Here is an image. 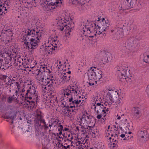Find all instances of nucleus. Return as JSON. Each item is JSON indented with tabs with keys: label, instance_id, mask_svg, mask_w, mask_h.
Masks as SVG:
<instances>
[{
	"label": "nucleus",
	"instance_id": "50",
	"mask_svg": "<svg viewBox=\"0 0 149 149\" xmlns=\"http://www.w3.org/2000/svg\"><path fill=\"white\" fill-rule=\"evenodd\" d=\"M10 86H11V83H10L5 84L4 86V88H5L8 89V87L9 88Z\"/></svg>",
	"mask_w": 149,
	"mask_h": 149
},
{
	"label": "nucleus",
	"instance_id": "15",
	"mask_svg": "<svg viewBox=\"0 0 149 149\" xmlns=\"http://www.w3.org/2000/svg\"><path fill=\"white\" fill-rule=\"evenodd\" d=\"M4 58H0V68L4 64H8L12 61V53L11 52H7L4 54Z\"/></svg>",
	"mask_w": 149,
	"mask_h": 149
},
{
	"label": "nucleus",
	"instance_id": "63",
	"mask_svg": "<svg viewBox=\"0 0 149 149\" xmlns=\"http://www.w3.org/2000/svg\"><path fill=\"white\" fill-rule=\"evenodd\" d=\"M131 133H132V132H129V134H131Z\"/></svg>",
	"mask_w": 149,
	"mask_h": 149
},
{
	"label": "nucleus",
	"instance_id": "24",
	"mask_svg": "<svg viewBox=\"0 0 149 149\" xmlns=\"http://www.w3.org/2000/svg\"><path fill=\"white\" fill-rule=\"evenodd\" d=\"M71 73V72L70 71H68L66 73L65 72H62L60 76V78L62 79V81H65L66 82H68L70 79L71 76L70 74Z\"/></svg>",
	"mask_w": 149,
	"mask_h": 149
},
{
	"label": "nucleus",
	"instance_id": "48",
	"mask_svg": "<svg viewBox=\"0 0 149 149\" xmlns=\"http://www.w3.org/2000/svg\"><path fill=\"white\" fill-rule=\"evenodd\" d=\"M127 120L126 119L125 120V127H127L128 129L129 130V127H130V124L129 123H127Z\"/></svg>",
	"mask_w": 149,
	"mask_h": 149
},
{
	"label": "nucleus",
	"instance_id": "61",
	"mask_svg": "<svg viewBox=\"0 0 149 149\" xmlns=\"http://www.w3.org/2000/svg\"><path fill=\"white\" fill-rule=\"evenodd\" d=\"M106 35V34L105 33H103V36H105Z\"/></svg>",
	"mask_w": 149,
	"mask_h": 149
},
{
	"label": "nucleus",
	"instance_id": "34",
	"mask_svg": "<svg viewBox=\"0 0 149 149\" xmlns=\"http://www.w3.org/2000/svg\"><path fill=\"white\" fill-rule=\"evenodd\" d=\"M111 33H114L117 34H122L123 33V29L122 28L117 27L114 29H112L111 31Z\"/></svg>",
	"mask_w": 149,
	"mask_h": 149
},
{
	"label": "nucleus",
	"instance_id": "40",
	"mask_svg": "<svg viewBox=\"0 0 149 149\" xmlns=\"http://www.w3.org/2000/svg\"><path fill=\"white\" fill-rule=\"evenodd\" d=\"M67 137V141H69L70 143L72 144V141H71L73 139V137L72 134H70V132L69 134H67L66 136Z\"/></svg>",
	"mask_w": 149,
	"mask_h": 149
},
{
	"label": "nucleus",
	"instance_id": "43",
	"mask_svg": "<svg viewBox=\"0 0 149 149\" xmlns=\"http://www.w3.org/2000/svg\"><path fill=\"white\" fill-rule=\"evenodd\" d=\"M72 1L74 3L76 4L79 2L80 3L83 5L86 1H88V0H72Z\"/></svg>",
	"mask_w": 149,
	"mask_h": 149
},
{
	"label": "nucleus",
	"instance_id": "17",
	"mask_svg": "<svg viewBox=\"0 0 149 149\" xmlns=\"http://www.w3.org/2000/svg\"><path fill=\"white\" fill-rule=\"evenodd\" d=\"M35 115L34 122L35 127L40 126L41 125V123L42 122H44V119H43L42 116L41 112L39 110H37L36 111Z\"/></svg>",
	"mask_w": 149,
	"mask_h": 149
},
{
	"label": "nucleus",
	"instance_id": "47",
	"mask_svg": "<svg viewBox=\"0 0 149 149\" xmlns=\"http://www.w3.org/2000/svg\"><path fill=\"white\" fill-rule=\"evenodd\" d=\"M71 2H72V3L73 4H76V5H79V6L80 5L82 7V8H83V9H84V8H83V6H84V5H85V3H86L87 2H88L89 1V0H88V1H86V2H85L84 4H81L80 3H77L76 4H75V3H73V1H72V0H71Z\"/></svg>",
	"mask_w": 149,
	"mask_h": 149
},
{
	"label": "nucleus",
	"instance_id": "30",
	"mask_svg": "<svg viewBox=\"0 0 149 149\" xmlns=\"http://www.w3.org/2000/svg\"><path fill=\"white\" fill-rule=\"evenodd\" d=\"M51 124H49V126L51 127L52 126L55 127H56L58 124V123L59 122V120L57 118L54 116L52 117V118L50 120Z\"/></svg>",
	"mask_w": 149,
	"mask_h": 149
},
{
	"label": "nucleus",
	"instance_id": "22",
	"mask_svg": "<svg viewBox=\"0 0 149 149\" xmlns=\"http://www.w3.org/2000/svg\"><path fill=\"white\" fill-rule=\"evenodd\" d=\"M55 144L56 147H57L58 149H71L70 145H71V146H72V144L70 143L69 141H67V140L63 145L61 144L59 141L58 140Z\"/></svg>",
	"mask_w": 149,
	"mask_h": 149
},
{
	"label": "nucleus",
	"instance_id": "9",
	"mask_svg": "<svg viewBox=\"0 0 149 149\" xmlns=\"http://www.w3.org/2000/svg\"><path fill=\"white\" fill-rule=\"evenodd\" d=\"M79 122L81 124H83L85 126L88 127L87 128H89V129L92 130L93 127V126H89V124L92 122V116L90 115L87 112L84 113L81 116H80Z\"/></svg>",
	"mask_w": 149,
	"mask_h": 149
},
{
	"label": "nucleus",
	"instance_id": "44",
	"mask_svg": "<svg viewBox=\"0 0 149 149\" xmlns=\"http://www.w3.org/2000/svg\"><path fill=\"white\" fill-rule=\"evenodd\" d=\"M7 76L6 75H1L0 76V79L1 80L5 81L7 78Z\"/></svg>",
	"mask_w": 149,
	"mask_h": 149
},
{
	"label": "nucleus",
	"instance_id": "35",
	"mask_svg": "<svg viewBox=\"0 0 149 149\" xmlns=\"http://www.w3.org/2000/svg\"><path fill=\"white\" fill-rule=\"evenodd\" d=\"M111 54H108L107 56L102 59V63L104 64H106V63H108L109 62V60L111 59Z\"/></svg>",
	"mask_w": 149,
	"mask_h": 149
},
{
	"label": "nucleus",
	"instance_id": "13",
	"mask_svg": "<svg viewBox=\"0 0 149 149\" xmlns=\"http://www.w3.org/2000/svg\"><path fill=\"white\" fill-rule=\"evenodd\" d=\"M74 144L79 149H87L89 146L86 140L82 138H79L77 137L74 140Z\"/></svg>",
	"mask_w": 149,
	"mask_h": 149
},
{
	"label": "nucleus",
	"instance_id": "31",
	"mask_svg": "<svg viewBox=\"0 0 149 149\" xmlns=\"http://www.w3.org/2000/svg\"><path fill=\"white\" fill-rule=\"evenodd\" d=\"M108 111H109L106 112V111L105 113H104L102 111L101 113H99L97 114V115L96 116L97 118V119H101V120L102 121V122H104L105 120V119L104 118H102V116H103L104 117H105L106 116V114H107L108 113Z\"/></svg>",
	"mask_w": 149,
	"mask_h": 149
},
{
	"label": "nucleus",
	"instance_id": "19",
	"mask_svg": "<svg viewBox=\"0 0 149 149\" xmlns=\"http://www.w3.org/2000/svg\"><path fill=\"white\" fill-rule=\"evenodd\" d=\"M134 43L128 41L126 42L125 45L123 47L121 51L125 54H129L133 49Z\"/></svg>",
	"mask_w": 149,
	"mask_h": 149
},
{
	"label": "nucleus",
	"instance_id": "32",
	"mask_svg": "<svg viewBox=\"0 0 149 149\" xmlns=\"http://www.w3.org/2000/svg\"><path fill=\"white\" fill-rule=\"evenodd\" d=\"M7 9L4 7V4L0 0V16L1 15L4 13V14L7 13L5 12L4 11H6Z\"/></svg>",
	"mask_w": 149,
	"mask_h": 149
},
{
	"label": "nucleus",
	"instance_id": "49",
	"mask_svg": "<svg viewBox=\"0 0 149 149\" xmlns=\"http://www.w3.org/2000/svg\"><path fill=\"white\" fill-rule=\"evenodd\" d=\"M63 65V63H61V61L59 60L58 61V63L57 64V66H58V69H59L60 68V67H61Z\"/></svg>",
	"mask_w": 149,
	"mask_h": 149
},
{
	"label": "nucleus",
	"instance_id": "42",
	"mask_svg": "<svg viewBox=\"0 0 149 149\" xmlns=\"http://www.w3.org/2000/svg\"><path fill=\"white\" fill-rule=\"evenodd\" d=\"M58 131L59 132L58 134L59 135H61L62 134V131H63V127L62 125L60 124H58L57 125Z\"/></svg>",
	"mask_w": 149,
	"mask_h": 149
},
{
	"label": "nucleus",
	"instance_id": "53",
	"mask_svg": "<svg viewBox=\"0 0 149 149\" xmlns=\"http://www.w3.org/2000/svg\"><path fill=\"white\" fill-rule=\"evenodd\" d=\"M103 148H100V149H98V148L97 147H91L90 148V149H105L104 147V146H103Z\"/></svg>",
	"mask_w": 149,
	"mask_h": 149
},
{
	"label": "nucleus",
	"instance_id": "55",
	"mask_svg": "<svg viewBox=\"0 0 149 149\" xmlns=\"http://www.w3.org/2000/svg\"><path fill=\"white\" fill-rule=\"evenodd\" d=\"M120 136L122 138H124L125 137V135L124 134H122L120 135Z\"/></svg>",
	"mask_w": 149,
	"mask_h": 149
},
{
	"label": "nucleus",
	"instance_id": "8",
	"mask_svg": "<svg viewBox=\"0 0 149 149\" xmlns=\"http://www.w3.org/2000/svg\"><path fill=\"white\" fill-rule=\"evenodd\" d=\"M37 36L33 38V39H30L29 41L23 43V45L24 48L28 49L33 48V47H35L38 45L42 38V34L38 33L37 35Z\"/></svg>",
	"mask_w": 149,
	"mask_h": 149
},
{
	"label": "nucleus",
	"instance_id": "39",
	"mask_svg": "<svg viewBox=\"0 0 149 149\" xmlns=\"http://www.w3.org/2000/svg\"><path fill=\"white\" fill-rule=\"evenodd\" d=\"M137 8L136 9V11H139L143 6V3L141 1H139L136 4Z\"/></svg>",
	"mask_w": 149,
	"mask_h": 149
},
{
	"label": "nucleus",
	"instance_id": "18",
	"mask_svg": "<svg viewBox=\"0 0 149 149\" xmlns=\"http://www.w3.org/2000/svg\"><path fill=\"white\" fill-rule=\"evenodd\" d=\"M138 136L140 141L142 143H145L149 139V135L146 130L140 131L138 133Z\"/></svg>",
	"mask_w": 149,
	"mask_h": 149
},
{
	"label": "nucleus",
	"instance_id": "26",
	"mask_svg": "<svg viewBox=\"0 0 149 149\" xmlns=\"http://www.w3.org/2000/svg\"><path fill=\"white\" fill-rule=\"evenodd\" d=\"M17 113H7L5 114V117L6 118L10 119L11 124H13L16 118V114Z\"/></svg>",
	"mask_w": 149,
	"mask_h": 149
},
{
	"label": "nucleus",
	"instance_id": "58",
	"mask_svg": "<svg viewBox=\"0 0 149 149\" xmlns=\"http://www.w3.org/2000/svg\"><path fill=\"white\" fill-rule=\"evenodd\" d=\"M2 44V42L0 41V47L1 46Z\"/></svg>",
	"mask_w": 149,
	"mask_h": 149
},
{
	"label": "nucleus",
	"instance_id": "7",
	"mask_svg": "<svg viewBox=\"0 0 149 149\" xmlns=\"http://www.w3.org/2000/svg\"><path fill=\"white\" fill-rule=\"evenodd\" d=\"M29 99L24 98L22 96L21 97V100L20 101L22 105L24 108L27 109L28 110H31L33 109H35L37 106V102L38 101V99H32L30 101L28 100Z\"/></svg>",
	"mask_w": 149,
	"mask_h": 149
},
{
	"label": "nucleus",
	"instance_id": "51",
	"mask_svg": "<svg viewBox=\"0 0 149 149\" xmlns=\"http://www.w3.org/2000/svg\"><path fill=\"white\" fill-rule=\"evenodd\" d=\"M64 131H67L69 132H70L71 130L69 127H64L63 128Z\"/></svg>",
	"mask_w": 149,
	"mask_h": 149
},
{
	"label": "nucleus",
	"instance_id": "21",
	"mask_svg": "<svg viewBox=\"0 0 149 149\" xmlns=\"http://www.w3.org/2000/svg\"><path fill=\"white\" fill-rule=\"evenodd\" d=\"M13 33L9 29H3L2 31L1 36L2 37L3 40L9 41L10 38L13 35Z\"/></svg>",
	"mask_w": 149,
	"mask_h": 149
},
{
	"label": "nucleus",
	"instance_id": "45",
	"mask_svg": "<svg viewBox=\"0 0 149 149\" xmlns=\"http://www.w3.org/2000/svg\"><path fill=\"white\" fill-rule=\"evenodd\" d=\"M145 92L148 97H149V84L147 86L146 88Z\"/></svg>",
	"mask_w": 149,
	"mask_h": 149
},
{
	"label": "nucleus",
	"instance_id": "56",
	"mask_svg": "<svg viewBox=\"0 0 149 149\" xmlns=\"http://www.w3.org/2000/svg\"><path fill=\"white\" fill-rule=\"evenodd\" d=\"M115 128H116L115 130H118V129H119V128H118V126H117V127L116 128V125H115Z\"/></svg>",
	"mask_w": 149,
	"mask_h": 149
},
{
	"label": "nucleus",
	"instance_id": "6",
	"mask_svg": "<svg viewBox=\"0 0 149 149\" xmlns=\"http://www.w3.org/2000/svg\"><path fill=\"white\" fill-rule=\"evenodd\" d=\"M111 131L107 130L106 132L105 136L108 138L107 139L109 140V145L110 149H116L117 146V136L115 133L113 134Z\"/></svg>",
	"mask_w": 149,
	"mask_h": 149
},
{
	"label": "nucleus",
	"instance_id": "25",
	"mask_svg": "<svg viewBox=\"0 0 149 149\" xmlns=\"http://www.w3.org/2000/svg\"><path fill=\"white\" fill-rule=\"evenodd\" d=\"M56 49L51 44L50 45H45V48L43 50V52L46 54H52L54 52Z\"/></svg>",
	"mask_w": 149,
	"mask_h": 149
},
{
	"label": "nucleus",
	"instance_id": "57",
	"mask_svg": "<svg viewBox=\"0 0 149 149\" xmlns=\"http://www.w3.org/2000/svg\"><path fill=\"white\" fill-rule=\"evenodd\" d=\"M120 118H121V117L120 116H118L117 118V119L118 120H120Z\"/></svg>",
	"mask_w": 149,
	"mask_h": 149
},
{
	"label": "nucleus",
	"instance_id": "3",
	"mask_svg": "<svg viewBox=\"0 0 149 149\" xmlns=\"http://www.w3.org/2000/svg\"><path fill=\"white\" fill-rule=\"evenodd\" d=\"M115 88L111 87H107L104 92H107L105 102L103 103L102 100L100 96H97L94 98V102L95 104L92 106V108L94 110L95 113L98 114L101 111L105 113L109 111L107 106L110 107L112 104L115 101V98L117 95V91L115 90Z\"/></svg>",
	"mask_w": 149,
	"mask_h": 149
},
{
	"label": "nucleus",
	"instance_id": "29",
	"mask_svg": "<svg viewBox=\"0 0 149 149\" xmlns=\"http://www.w3.org/2000/svg\"><path fill=\"white\" fill-rule=\"evenodd\" d=\"M136 0H125V2L129 8L135 7L136 3Z\"/></svg>",
	"mask_w": 149,
	"mask_h": 149
},
{
	"label": "nucleus",
	"instance_id": "28",
	"mask_svg": "<svg viewBox=\"0 0 149 149\" xmlns=\"http://www.w3.org/2000/svg\"><path fill=\"white\" fill-rule=\"evenodd\" d=\"M12 60L15 62H17L18 64V62L19 63H22V62H23L24 60L21 58L19 55H17L16 53L14 54H12Z\"/></svg>",
	"mask_w": 149,
	"mask_h": 149
},
{
	"label": "nucleus",
	"instance_id": "62",
	"mask_svg": "<svg viewBox=\"0 0 149 149\" xmlns=\"http://www.w3.org/2000/svg\"><path fill=\"white\" fill-rule=\"evenodd\" d=\"M29 131V130H25V132H28Z\"/></svg>",
	"mask_w": 149,
	"mask_h": 149
},
{
	"label": "nucleus",
	"instance_id": "12",
	"mask_svg": "<svg viewBox=\"0 0 149 149\" xmlns=\"http://www.w3.org/2000/svg\"><path fill=\"white\" fill-rule=\"evenodd\" d=\"M96 68L95 67H91L89 71L88 75V79L90 80L89 82L88 83L89 86H93L95 84L98 85L97 84H99L97 82L99 81L97 80H96V70L93 69V68L95 69Z\"/></svg>",
	"mask_w": 149,
	"mask_h": 149
},
{
	"label": "nucleus",
	"instance_id": "10",
	"mask_svg": "<svg viewBox=\"0 0 149 149\" xmlns=\"http://www.w3.org/2000/svg\"><path fill=\"white\" fill-rule=\"evenodd\" d=\"M38 92L36 91V88L35 86L31 85L27 90L24 98L32 100V99H39Z\"/></svg>",
	"mask_w": 149,
	"mask_h": 149
},
{
	"label": "nucleus",
	"instance_id": "1",
	"mask_svg": "<svg viewBox=\"0 0 149 149\" xmlns=\"http://www.w3.org/2000/svg\"><path fill=\"white\" fill-rule=\"evenodd\" d=\"M109 25V22L101 17L95 16L92 22L85 20L80 26L81 32L80 40L84 43L88 37L92 38L98 37L103 32L108 29Z\"/></svg>",
	"mask_w": 149,
	"mask_h": 149
},
{
	"label": "nucleus",
	"instance_id": "64",
	"mask_svg": "<svg viewBox=\"0 0 149 149\" xmlns=\"http://www.w3.org/2000/svg\"><path fill=\"white\" fill-rule=\"evenodd\" d=\"M30 127H28V128L29 129L30 128Z\"/></svg>",
	"mask_w": 149,
	"mask_h": 149
},
{
	"label": "nucleus",
	"instance_id": "5",
	"mask_svg": "<svg viewBox=\"0 0 149 149\" xmlns=\"http://www.w3.org/2000/svg\"><path fill=\"white\" fill-rule=\"evenodd\" d=\"M39 69H38V73L36 76V79L37 82L41 84H44L45 79H44V76L46 74L49 75L50 77L51 72L50 70L47 69V67L45 65H40L38 67Z\"/></svg>",
	"mask_w": 149,
	"mask_h": 149
},
{
	"label": "nucleus",
	"instance_id": "16",
	"mask_svg": "<svg viewBox=\"0 0 149 149\" xmlns=\"http://www.w3.org/2000/svg\"><path fill=\"white\" fill-rule=\"evenodd\" d=\"M128 70L127 67H123L120 68L118 76V79L120 81H124L127 78L129 70L128 71L127 73V71Z\"/></svg>",
	"mask_w": 149,
	"mask_h": 149
},
{
	"label": "nucleus",
	"instance_id": "59",
	"mask_svg": "<svg viewBox=\"0 0 149 149\" xmlns=\"http://www.w3.org/2000/svg\"><path fill=\"white\" fill-rule=\"evenodd\" d=\"M24 91H25V90H24V89H22V92H24Z\"/></svg>",
	"mask_w": 149,
	"mask_h": 149
},
{
	"label": "nucleus",
	"instance_id": "4",
	"mask_svg": "<svg viewBox=\"0 0 149 149\" xmlns=\"http://www.w3.org/2000/svg\"><path fill=\"white\" fill-rule=\"evenodd\" d=\"M54 22L59 30L63 31L64 28L66 27L65 34L66 36L70 35L71 30L74 26L70 13L66 11L64 12L61 17H57L55 20Z\"/></svg>",
	"mask_w": 149,
	"mask_h": 149
},
{
	"label": "nucleus",
	"instance_id": "11",
	"mask_svg": "<svg viewBox=\"0 0 149 149\" xmlns=\"http://www.w3.org/2000/svg\"><path fill=\"white\" fill-rule=\"evenodd\" d=\"M45 85H47V92H51L52 93V92H55V85L56 84L55 80L53 79L52 76L51 77H48L46 79H45L44 81Z\"/></svg>",
	"mask_w": 149,
	"mask_h": 149
},
{
	"label": "nucleus",
	"instance_id": "46",
	"mask_svg": "<svg viewBox=\"0 0 149 149\" xmlns=\"http://www.w3.org/2000/svg\"><path fill=\"white\" fill-rule=\"evenodd\" d=\"M149 59V55H146L144 56V61L146 63H148V60Z\"/></svg>",
	"mask_w": 149,
	"mask_h": 149
},
{
	"label": "nucleus",
	"instance_id": "41",
	"mask_svg": "<svg viewBox=\"0 0 149 149\" xmlns=\"http://www.w3.org/2000/svg\"><path fill=\"white\" fill-rule=\"evenodd\" d=\"M40 84V88L42 90V92L44 93H45L47 91V86H47V85H45L43 83L41 84Z\"/></svg>",
	"mask_w": 149,
	"mask_h": 149
},
{
	"label": "nucleus",
	"instance_id": "60",
	"mask_svg": "<svg viewBox=\"0 0 149 149\" xmlns=\"http://www.w3.org/2000/svg\"><path fill=\"white\" fill-rule=\"evenodd\" d=\"M19 119L20 120H22V118L21 117H19Z\"/></svg>",
	"mask_w": 149,
	"mask_h": 149
},
{
	"label": "nucleus",
	"instance_id": "33",
	"mask_svg": "<svg viewBox=\"0 0 149 149\" xmlns=\"http://www.w3.org/2000/svg\"><path fill=\"white\" fill-rule=\"evenodd\" d=\"M11 85L12 87H14V88L17 89L16 91H19V84L18 82H16L15 80L14 79H13L11 81Z\"/></svg>",
	"mask_w": 149,
	"mask_h": 149
},
{
	"label": "nucleus",
	"instance_id": "23",
	"mask_svg": "<svg viewBox=\"0 0 149 149\" xmlns=\"http://www.w3.org/2000/svg\"><path fill=\"white\" fill-rule=\"evenodd\" d=\"M132 113L134 119H138L142 115L141 109L139 107H134L132 109Z\"/></svg>",
	"mask_w": 149,
	"mask_h": 149
},
{
	"label": "nucleus",
	"instance_id": "27",
	"mask_svg": "<svg viewBox=\"0 0 149 149\" xmlns=\"http://www.w3.org/2000/svg\"><path fill=\"white\" fill-rule=\"evenodd\" d=\"M15 95H13L12 96H10L8 97L7 101L8 103H11L13 102H18L17 91H15Z\"/></svg>",
	"mask_w": 149,
	"mask_h": 149
},
{
	"label": "nucleus",
	"instance_id": "37",
	"mask_svg": "<svg viewBox=\"0 0 149 149\" xmlns=\"http://www.w3.org/2000/svg\"><path fill=\"white\" fill-rule=\"evenodd\" d=\"M95 73L96 80L98 79L99 80L102 77V75H103L102 71L99 69H97V70H96Z\"/></svg>",
	"mask_w": 149,
	"mask_h": 149
},
{
	"label": "nucleus",
	"instance_id": "36",
	"mask_svg": "<svg viewBox=\"0 0 149 149\" xmlns=\"http://www.w3.org/2000/svg\"><path fill=\"white\" fill-rule=\"evenodd\" d=\"M52 42L51 44L56 49H57L58 47H59L60 43L58 40H55V38H53L52 40Z\"/></svg>",
	"mask_w": 149,
	"mask_h": 149
},
{
	"label": "nucleus",
	"instance_id": "14",
	"mask_svg": "<svg viewBox=\"0 0 149 149\" xmlns=\"http://www.w3.org/2000/svg\"><path fill=\"white\" fill-rule=\"evenodd\" d=\"M43 30L41 29V31L39 30V31L33 29H29L26 34L25 39L24 41L23 42V43L29 41L30 39H33V38H34V37L37 36V35L38 33L42 34L43 32L42 31Z\"/></svg>",
	"mask_w": 149,
	"mask_h": 149
},
{
	"label": "nucleus",
	"instance_id": "54",
	"mask_svg": "<svg viewBox=\"0 0 149 149\" xmlns=\"http://www.w3.org/2000/svg\"><path fill=\"white\" fill-rule=\"evenodd\" d=\"M59 60H57L55 62V64L56 65H57V64H58V61H59Z\"/></svg>",
	"mask_w": 149,
	"mask_h": 149
},
{
	"label": "nucleus",
	"instance_id": "20",
	"mask_svg": "<svg viewBox=\"0 0 149 149\" xmlns=\"http://www.w3.org/2000/svg\"><path fill=\"white\" fill-rule=\"evenodd\" d=\"M22 64L24 68H33L36 65V63L34 61L31 59H24L23 62H22Z\"/></svg>",
	"mask_w": 149,
	"mask_h": 149
},
{
	"label": "nucleus",
	"instance_id": "2",
	"mask_svg": "<svg viewBox=\"0 0 149 149\" xmlns=\"http://www.w3.org/2000/svg\"><path fill=\"white\" fill-rule=\"evenodd\" d=\"M81 89L76 85L68 86L64 89V100L65 99L69 103L68 105L64 106L62 110L65 116L70 118L74 117L78 106L85 103V97L81 95Z\"/></svg>",
	"mask_w": 149,
	"mask_h": 149
},
{
	"label": "nucleus",
	"instance_id": "38",
	"mask_svg": "<svg viewBox=\"0 0 149 149\" xmlns=\"http://www.w3.org/2000/svg\"><path fill=\"white\" fill-rule=\"evenodd\" d=\"M118 93L117 95L115 98V101L113 102H115L116 103V104L118 106H120L122 104L123 102L122 100L120 98H118L116 101V99L117 98V97L118 96V93Z\"/></svg>",
	"mask_w": 149,
	"mask_h": 149
},
{
	"label": "nucleus",
	"instance_id": "52",
	"mask_svg": "<svg viewBox=\"0 0 149 149\" xmlns=\"http://www.w3.org/2000/svg\"><path fill=\"white\" fill-rule=\"evenodd\" d=\"M42 123H43L44 124V127L45 128V129H47L48 128V127L47 125L46 122H45V120H44V122H42Z\"/></svg>",
	"mask_w": 149,
	"mask_h": 149
}]
</instances>
